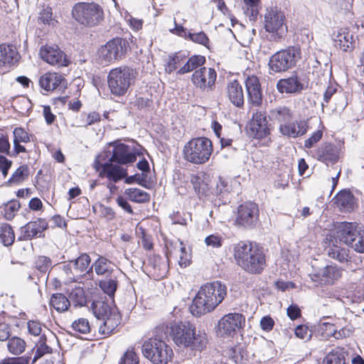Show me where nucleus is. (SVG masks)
Returning a JSON list of instances; mask_svg holds the SVG:
<instances>
[{
    "label": "nucleus",
    "instance_id": "obj_50",
    "mask_svg": "<svg viewBox=\"0 0 364 364\" xmlns=\"http://www.w3.org/2000/svg\"><path fill=\"white\" fill-rule=\"evenodd\" d=\"M250 129L255 138L262 139L265 137L269 133L268 126H264L256 122H252L250 124Z\"/></svg>",
    "mask_w": 364,
    "mask_h": 364
},
{
    "label": "nucleus",
    "instance_id": "obj_6",
    "mask_svg": "<svg viewBox=\"0 0 364 364\" xmlns=\"http://www.w3.org/2000/svg\"><path fill=\"white\" fill-rule=\"evenodd\" d=\"M73 18L80 24L92 28L97 26L104 20L102 7L95 2H78L72 9Z\"/></svg>",
    "mask_w": 364,
    "mask_h": 364
},
{
    "label": "nucleus",
    "instance_id": "obj_10",
    "mask_svg": "<svg viewBox=\"0 0 364 364\" xmlns=\"http://www.w3.org/2000/svg\"><path fill=\"white\" fill-rule=\"evenodd\" d=\"M245 323V318L241 314H228L218 321V333L222 337H233Z\"/></svg>",
    "mask_w": 364,
    "mask_h": 364
},
{
    "label": "nucleus",
    "instance_id": "obj_34",
    "mask_svg": "<svg viewBox=\"0 0 364 364\" xmlns=\"http://www.w3.org/2000/svg\"><path fill=\"white\" fill-rule=\"evenodd\" d=\"M116 311L112 309L109 305L104 301H97L92 303V312L95 317L102 320Z\"/></svg>",
    "mask_w": 364,
    "mask_h": 364
},
{
    "label": "nucleus",
    "instance_id": "obj_23",
    "mask_svg": "<svg viewBox=\"0 0 364 364\" xmlns=\"http://www.w3.org/2000/svg\"><path fill=\"white\" fill-rule=\"evenodd\" d=\"M307 123L304 120L296 122H287L279 125L280 133L289 137L296 138L305 134L307 132Z\"/></svg>",
    "mask_w": 364,
    "mask_h": 364
},
{
    "label": "nucleus",
    "instance_id": "obj_25",
    "mask_svg": "<svg viewBox=\"0 0 364 364\" xmlns=\"http://www.w3.org/2000/svg\"><path fill=\"white\" fill-rule=\"evenodd\" d=\"M227 97L230 102L237 107H242L244 105V92L240 83L235 80L228 83L226 87Z\"/></svg>",
    "mask_w": 364,
    "mask_h": 364
},
{
    "label": "nucleus",
    "instance_id": "obj_2",
    "mask_svg": "<svg viewBox=\"0 0 364 364\" xmlns=\"http://www.w3.org/2000/svg\"><path fill=\"white\" fill-rule=\"evenodd\" d=\"M171 336L179 347L201 350L205 348L208 338L205 333H196V328L190 322L174 323L171 326Z\"/></svg>",
    "mask_w": 364,
    "mask_h": 364
},
{
    "label": "nucleus",
    "instance_id": "obj_12",
    "mask_svg": "<svg viewBox=\"0 0 364 364\" xmlns=\"http://www.w3.org/2000/svg\"><path fill=\"white\" fill-rule=\"evenodd\" d=\"M259 208L256 203H245L238 208L235 223L245 228L255 227L259 219Z\"/></svg>",
    "mask_w": 364,
    "mask_h": 364
},
{
    "label": "nucleus",
    "instance_id": "obj_17",
    "mask_svg": "<svg viewBox=\"0 0 364 364\" xmlns=\"http://www.w3.org/2000/svg\"><path fill=\"white\" fill-rule=\"evenodd\" d=\"M248 102L255 107H259L262 102V91L258 77L248 76L245 80Z\"/></svg>",
    "mask_w": 364,
    "mask_h": 364
},
{
    "label": "nucleus",
    "instance_id": "obj_26",
    "mask_svg": "<svg viewBox=\"0 0 364 364\" xmlns=\"http://www.w3.org/2000/svg\"><path fill=\"white\" fill-rule=\"evenodd\" d=\"M174 23L175 28L170 30L171 33H175L178 36L183 37L186 39H188L194 43L207 46L209 42V39L204 32L200 31L198 33H192L191 31H187L186 28L182 26H178L176 23V21Z\"/></svg>",
    "mask_w": 364,
    "mask_h": 364
},
{
    "label": "nucleus",
    "instance_id": "obj_54",
    "mask_svg": "<svg viewBox=\"0 0 364 364\" xmlns=\"http://www.w3.org/2000/svg\"><path fill=\"white\" fill-rule=\"evenodd\" d=\"M14 141L20 143H28L30 141V137L28 133L22 128H15L14 132Z\"/></svg>",
    "mask_w": 364,
    "mask_h": 364
},
{
    "label": "nucleus",
    "instance_id": "obj_29",
    "mask_svg": "<svg viewBox=\"0 0 364 364\" xmlns=\"http://www.w3.org/2000/svg\"><path fill=\"white\" fill-rule=\"evenodd\" d=\"M268 117L271 121L280 124L289 122L293 118L290 109L285 106H279L272 109Z\"/></svg>",
    "mask_w": 364,
    "mask_h": 364
},
{
    "label": "nucleus",
    "instance_id": "obj_45",
    "mask_svg": "<svg viewBox=\"0 0 364 364\" xmlns=\"http://www.w3.org/2000/svg\"><path fill=\"white\" fill-rule=\"evenodd\" d=\"M185 54L176 53L172 55H169L166 63L165 70L167 73H171L178 68V65L186 59Z\"/></svg>",
    "mask_w": 364,
    "mask_h": 364
},
{
    "label": "nucleus",
    "instance_id": "obj_53",
    "mask_svg": "<svg viewBox=\"0 0 364 364\" xmlns=\"http://www.w3.org/2000/svg\"><path fill=\"white\" fill-rule=\"evenodd\" d=\"M29 171L27 165H23L18 167L13 173L10 181L18 183L28 176Z\"/></svg>",
    "mask_w": 364,
    "mask_h": 364
},
{
    "label": "nucleus",
    "instance_id": "obj_37",
    "mask_svg": "<svg viewBox=\"0 0 364 364\" xmlns=\"http://www.w3.org/2000/svg\"><path fill=\"white\" fill-rule=\"evenodd\" d=\"M324 364H346L345 351L342 348H336L324 358Z\"/></svg>",
    "mask_w": 364,
    "mask_h": 364
},
{
    "label": "nucleus",
    "instance_id": "obj_58",
    "mask_svg": "<svg viewBox=\"0 0 364 364\" xmlns=\"http://www.w3.org/2000/svg\"><path fill=\"white\" fill-rule=\"evenodd\" d=\"M223 238L218 235H210L205 239V242L208 246L212 247H220L222 246Z\"/></svg>",
    "mask_w": 364,
    "mask_h": 364
},
{
    "label": "nucleus",
    "instance_id": "obj_33",
    "mask_svg": "<svg viewBox=\"0 0 364 364\" xmlns=\"http://www.w3.org/2000/svg\"><path fill=\"white\" fill-rule=\"evenodd\" d=\"M103 322L100 324L99 331L103 335L110 334L119 324L120 318L117 311L111 314L109 316L102 319Z\"/></svg>",
    "mask_w": 364,
    "mask_h": 364
},
{
    "label": "nucleus",
    "instance_id": "obj_60",
    "mask_svg": "<svg viewBox=\"0 0 364 364\" xmlns=\"http://www.w3.org/2000/svg\"><path fill=\"white\" fill-rule=\"evenodd\" d=\"M353 333V330L350 327H343L339 331H334L332 336L336 339H343L350 337Z\"/></svg>",
    "mask_w": 364,
    "mask_h": 364
},
{
    "label": "nucleus",
    "instance_id": "obj_11",
    "mask_svg": "<svg viewBox=\"0 0 364 364\" xmlns=\"http://www.w3.org/2000/svg\"><path fill=\"white\" fill-rule=\"evenodd\" d=\"M102 155L98 156L95 160V168L100 172L101 178H106L109 182L117 183L127 176V169L113 161L108 160L105 163L100 161Z\"/></svg>",
    "mask_w": 364,
    "mask_h": 364
},
{
    "label": "nucleus",
    "instance_id": "obj_18",
    "mask_svg": "<svg viewBox=\"0 0 364 364\" xmlns=\"http://www.w3.org/2000/svg\"><path fill=\"white\" fill-rule=\"evenodd\" d=\"M329 237L330 242L328 246L326 248V252L328 257L341 263L346 262L348 267L353 270V261L349 259V250L338 245L337 240L332 239L333 235H330Z\"/></svg>",
    "mask_w": 364,
    "mask_h": 364
},
{
    "label": "nucleus",
    "instance_id": "obj_20",
    "mask_svg": "<svg viewBox=\"0 0 364 364\" xmlns=\"http://www.w3.org/2000/svg\"><path fill=\"white\" fill-rule=\"evenodd\" d=\"M48 223L44 219L38 218L31 221L21 228L19 240H31L35 237H41L42 232L47 229Z\"/></svg>",
    "mask_w": 364,
    "mask_h": 364
},
{
    "label": "nucleus",
    "instance_id": "obj_13",
    "mask_svg": "<svg viewBox=\"0 0 364 364\" xmlns=\"http://www.w3.org/2000/svg\"><path fill=\"white\" fill-rule=\"evenodd\" d=\"M285 16L277 8L267 9L264 15V28L269 33H277L282 36L287 31L284 23Z\"/></svg>",
    "mask_w": 364,
    "mask_h": 364
},
{
    "label": "nucleus",
    "instance_id": "obj_43",
    "mask_svg": "<svg viewBox=\"0 0 364 364\" xmlns=\"http://www.w3.org/2000/svg\"><path fill=\"white\" fill-rule=\"evenodd\" d=\"M68 299L70 300V304H73L75 306H82L85 305L87 301L83 289L79 287L71 290Z\"/></svg>",
    "mask_w": 364,
    "mask_h": 364
},
{
    "label": "nucleus",
    "instance_id": "obj_24",
    "mask_svg": "<svg viewBox=\"0 0 364 364\" xmlns=\"http://www.w3.org/2000/svg\"><path fill=\"white\" fill-rule=\"evenodd\" d=\"M277 88L280 93L295 94L301 92L304 86L297 75H293L287 78L281 79L277 84Z\"/></svg>",
    "mask_w": 364,
    "mask_h": 364
},
{
    "label": "nucleus",
    "instance_id": "obj_40",
    "mask_svg": "<svg viewBox=\"0 0 364 364\" xmlns=\"http://www.w3.org/2000/svg\"><path fill=\"white\" fill-rule=\"evenodd\" d=\"M352 36L349 34L348 32H346L345 30L341 29L338 31L337 35L333 38L334 41L336 42V46H338L340 49L343 51H346L347 49L352 44L350 39Z\"/></svg>",
    "mask_w": 364,
    "mask_h": 364
},
{
    "label": "nucleus",
    "instance_id": "obj_41",
    "mask_svg": "<svg viewBox=\"0 0 364 364\" xmlns=\"http://www.w3.org/2000/svg\"><path fill=\"white\" fill-rule=\"evenodd\" d=\"M321 274L327 282H334L342 276V269L336 265H328L321 269Z\"/></svg>",
    "mask_w": 364,
    "mask_h": 364
},
{
    "label": "nucleus",
    "instance_id": "obj_38",
    "mask_svg": "<svg viewBox=\"0 0 364 364\" xmlns=\"http://www.w3.org/2000/svg\"><path fill=\"white\" fill-rule=\"evenodd\" d=\"M50 305L58 312H64L70 305V300L62 294H54L50 301Z\"/></svg>",
    "mask_w": 364,
    "mask_h": 364
},
{
    "label": "nucleus",
    "instance_id": "obj_21",
    "mask_svg": "<svg viewBox=\"0 0 364 364\" xmlns=\"http://www.w3.org/2000/svg\"><path fill=\"white\" fill-rule=\"evenodd\" d=\"M171 248L168 250L167 261L168 257L175 255L178 257V264L181 267H186L191 264V255L186 250V245L179 240H173L170 242Z\"/></svg>",
    "mask_w": 364,
    "mask_h": 364
},
{
    "label": "nucleus",
    "instance_id": "obj_36",
    "mask_svg": "<svg viewBox=\"0 0 364 364\" xmlns=\"http://www.w3.org/2000/svg\"><path fill=\"white\" fill-rule=\"evenodd\" d=\"M117 274L109 276L99 282L100 289L109 296L113 297L117 289Z\"/></svg>",
    "mask_w": 364,
    "mask_h": 364
},
{
    "label": "nucleus",
    "instance_id": "obj_52",
    "mask_svg": "<svg viewBox=\"0 0 364 364\" xmlns=\"http://www.w3.org/2000/svg\"><path fill=\"white\" fill-rule=\"evenodd\" d=\"M52 266L51 259L46 256H39L36 261V267L41 272L46 273L51 269Z\"/></svg>",
    "mask_w": 364,
    "mask_h": 364
},
{
    "label": "nucleus",
    "instance_id": "obj_31",
    "mask_svg": "<svg viewBox=\"0 0 364 364\" xmlns=\"http://www.w3.org/2000/svg\"><path fill=\"white\" fill-rule=\"evenodd\" d=\"M318 159L324 162H336L338 158V150L333 144H328L321 146L317 151Z\"/></svg>",
    "mask_w": 364,
    "mask_h": 364
},
{
    "label": "nucleus",
    "instance_id": "obj_44",
    "mask_svg": "<svg viewBox=\"0 0 364 364\" xmlns=\"http://www.w3.org/2000/svg\"><path fill=\"white\" fill-rule=\"evenodd\" d=\"M15 235L11 227L8 224H4L0 227V240L4 246H10L13 244Z\"/></svg>",
    "mask_w": 364,
    "mask_h": 364
},
{
    "label": "nucleus",
    "instance_id": "obj_39",
    "mask_svg": "<svg viewBox=\"0 0 364 364\" xmlns=\"http://www.w3.org/2000/svg\"><path fill=\"white\" fill-rule=\"evenodd\" d=\"M125 194L136 203H146L150 200L149 194L139 188H128L125 190Z\"/></svg>",
    "mask_w": 364,
    "mask_h": 364
},
{
    "label": "nucleus",
    "instance_id": "obj_55",
    "mask_svg": "<svg viewBox=\"0 0 364 364\" xmlns=\"http://www.w3.org/2000/svg\"><path fill=\"white\" fill-rule=\"evenodd\" d=\"M21 205L18 201H11L9 203L5 208V218L10 220L14 218L15 213L17 212Z\"/></svg>",
    "mask_w": 364,
    "mask_h": 364
},
{
    "label": "nucleus",
    "instance_id": "obj_7",
    "mask_svg": "<svg viewBox=\"0 0 364 364\" xmlns=\"http://www.w3.org/2000/svg\"><path fill=\"white\" fill-rule=\"evenodd\" d=\"M141 352L154 364H166L173 355L172 348L164 341L156 338L145 341L141 346Z\"/></svg>",
    "mask_w": 364,
    "mask_h": 364
},
{
    "label": "nucleus",
    "instance_id": "obj_49",
    "mask_svg": "<svg viewBox=\"0 0 364 364\" xmlns=\"http://www.w3.org/2000/svg\"><path fill=\"white\" fill-rule=\"evenodd\" d=\"M71 328L75 332L80 333H87L90 331L89 321L87 318H80L73 322Z\"/></svg>",
    "mask_w": 364,
    "mask_h": 364
},
{
    "label": "nucleus",
    "instance_id": "obj_8",
    "mask_svg": "<svg viewBox=\"0 0 364 364\" xmlns=\"http://www.w3.org/2000/svg\"><path fill=\"white\" fill-rule=\"evenodd\" d=\"M300 59V48L296 46H291L272 55L268 65L269 69L273 72L281 73L294 67Z\"/></svg>",
    "mask_w": 364,
    "mask_h": 364
},
{
    "label": "nucleus",
    "instance_id": "obj_57",
    "mask_svg": "<svg viewBox=\"0 0 364 364\" xmlns=\"http://www.w3.org/2000/svg\"><path fill=\"white\" fill-rule=\"evenodd\" d=\"M295 335L301 339L309 340L311 337V332L307 326L299 325L295 328Z\"/></svg>",
    "mask_w": 364,
    "mask_h": 364
},
{
    "label": "nucleus",
    "instance_id": "obj_64",
    "mask_svg": "<svg viewBox=\"0 0 364 364\" xmlns=\"http://www.w3.org/2000/svg\"><path fill=\"white\" fill-rule=\"evenodd\" d=\"M11 326L6 323H0V341L8 340L11 336Z\"/></svg>",
    "mask_w": 364,
    "mask_h": 364
},
{
    "label": "nucleus",
    "instance_id": "obj_27",
    "mask_svg": "<svg viewBox=\"0 0 364 364\" xmlns=\"http://www.w3.org/2000/svg\"><path fill=\"white\" fill-rule=\"evenodd\" d=\"M92 267H94L97 275L105 276L106 277L119 273L113 262L102 256L98 257L92 266L90 267V269H92Z\"/></svg>",
    "mask_w": 364,
    "mask_h": 364
},
{
    "label": "nucleus",
    "instance_id": "obj_51",
    "mask_svg": "<svg viewBox=\"0 0 364 364\" xmlns=\"http://www.w3.org/2000/svg\"><path fill=\"white\" fill-rule=\"evenodd\" d=\"M356 252L364 253V232L358 231L352 241L348 245Z\"/></svg>",
    "mask_w": 364,
    "mask_h": 364
},
{
    "label": "nucleus",
    "instance_id": "obj_63",
    "mask_svg": "<svg viewBox=\"0 0 364 364\" xmlns=\"http://www.w3.org/2000/svg\"><path fill=\"white\" fill-rule=\"evenodd\" d=\"M41 330V325L38 321H29L28 322V331L30 334L35 336H39Z\"/></svg>",
    "mask_w": 364,
    "mask_h": 364
},
{
    "label": "nucleus",
    "instance_id": "obj_9",
    "mask_svg": "<svg viewBox=\"0 0 364 364\" xmlns=\"http://www.w3.org/2000/svg\"><path fill=\"white\" fill-rule=\"evenodd\" d=\"M129 48L127 40L114 38L102 46L98 50L99 58L102 63L109 64L124 58Z\"/></svg>",
    "mask_w": 364,
    "mask_h": 364
},
{
    "label": "nucleus",
    "instance_id": "obj_28",
    "mask_svg": "<svg viewBox=\"0 0 364 364\" xmlns=\"http://www.w3.org/2000/svg\"><path fill=\"white\" fill-rule=\"evenodd\" d=\"M358 231L356 227L353 223L347 222L341 223L338 225L336 235L333 236L332 239L336 240V237L339 238L340 241L348 245L353 238L355 237Z\"/></svg>",
    "mask_w": 364,
    "mask_h": 364
},
{
    "label": "nucleus",
    "instance_id": "obj_15",
    "mask_svg": "<svg viewBox=\"0 0 364 364\" xmlns=\"http://www.w3.org/2000/svg\"><path fill=\"white\" fill-rule=\"evenodd\" d=\"M216 72L213 68L202 67L195 70L191 77V81L194 85L202 90L211 88L215 82Z\"/></svg>",
    "mask_w": 364,
    "mask_h": 364
},
{
    "label": "nucleus",
    "instance_id": "obj_62",
    "mask_svg": "<svg viewBox=\"0 0 364 364\" xmlns=\"http://www.w3.org/2000/svg\"><path fill=\"white\" fill-rule=\"evenodd\" d=\"M274 326V321L269 316H266L260 320V327L263 331H270Z\"/></svg>",
    "mask_w": 364,
    "mask_h": 364
},
{
    "label": "nucleus",
    "instance_id": "obj_19",
    "mask_svg": "<svg viewBox=\"0 0 364 364\" xmlns=\"http://www.w3.org/2000/svg\"><path fill=\"white\" fill-rule=\"evenodd\" d=\"M18 59L19 55L15 46L6 43L0 45V72L11 68Z\"/></svg>",
    "mask_w": 364,
    "mask_h": 364
},
{
    "label": "nucleus",
    "instance_id": "obj_61",
    "mask_svg": "<svg viewBox=\"0 0 364 364\" xmlns=\"http://www.w3.org/2000/svg\"><path fill=\"white\" fill-rule=\"evenodd\" d=\"M322 132H315L308 139L304 141V146L306 148H311L316 142H318L322 137Z\"/></svg>",
    "mask_w": 364,
    "mask_h": 364
},
{
    "label": "nucleus",
    "instance_id": "obj_48",
    "mask_svg": "<svg viewBox=\"0 0 364 364\" xmlns=\"http://www.w3.org/2000/svg\"><path fill=\"white\" fill-rule=\"evenodd\" d=\"M153 267L155 274L159 278H163L166 275L168 272L167 261L164 260L161 257L154 258Z\"/></svg>",
    "mask_w": 364,
    "mask_h": 364
},
{
    "label": "nucleus",
    "instance_id": "obj_5",
    "mask_svg": "<svg viewBox=\"0 0 364 364\" xmlns=\"http://www.w3.org/2000/svg\"><path fill=\"white\" fill-rule=\"evenodd\" d=\"M213 151L212 141L206 137H197L188 141L183 149L186 161L196 165L205 164Z\"/></svg>",
    "mask_w": 364,
    "mask_h": 364
},
{
    "label": "nucleus",
    "instance_id": "obj_47",
    "mask_svg": "<svg viewBox=\"0 0 364 364\" xmlns=\"http://www.w3.org/2000/svg\"><path fill=\"white\" fill-rule=\"evenodd\" d=\"M210 193L217 196L220 200H223L225 197H226L229 193L228 183L220 178L215 184L213 191H211Z\"/></svg>",
    "mask_w": 364,
    "mask_h": 364
},
{
    "label": "nucleus",
    "instance_id": "obj_42",
    "mask_svg": "<svg viewBox=\"0 0 364 364\" xmlns=\"http://www.w3.org/2000/svg\"><path fill=\"white\" fill-rule=\"evenodd\" d=\"M7 347L11 353L18 355L24 351L26 342L19 337L14 336L9 339Z\"/></svg>",
    "mask_w": 364,
    "mask_h": 364
},
{
    "label": "nucleus",
    "instance_id": "obj_46",
    "mask_svg": "<svg viewBox=\"0 0 364 364\" xmlns=\"http://www.w3.org/2000/svg\"><path fill=\"white\" fill-rule=\"evenodd\" d=\"M90 257L88 255L81 254L76 259L70 261L74 265L75 270L77 272H83L86 271L90 264Z\"/></svg>",
    "mask_w": 364,
    "mask_h": 364
},
{
    "label": "nucleus",
    "instance_id": "obj_4",
    "mask_svg": "<svg viewBox=\"0 0 364 364\" xmlns=\"http://www.w3.org/2000/svg\"><path fill=\"white\" fill-rule=\"evenodd\" d=\"M138 73L131 67L123 65L112 69L107 76L108 86L114 96L124 95L134 82Z\"/></svg>",
    "mask_w": 364,
    "mask_h": 364
},
{
    "label": "nucleus",
    "instance_id": "obj_3",
    "mask_svg": "<svg viewBox=\"0 0 364 364\" xmlns=\"http://www.w3.org/2000/svg\"><path fill=\"white\" fill-rule=\"evenodd\" d=\"M238 264L246 272L259 274L265 266V256L262 249L252 243H238L234 250Z\"/></svg>",
    "mask_w": 364,
    "mask_h": 364
},
{
    "label": "nucleus",
    "instance_id": "obj_1",
    "mask_svg": "<svg viewBox=\"0 0 364 364\" xmlns=\"http://www.w3.org/2000/svg\"><path fill=\"white\" fill-rule=\"evenodd\" d=\"M225 284L219 281L208 282L203 285L193 300L191 311L194 316H200L213 311L227 296Z\"/></svg>",
    "mask_w": 364,
    "mask_h": 364
},
{
    "label": "nucleus",
    "instance_id": "obj_35",
    "mask_svg": "<svg viewBox=\"0 0 364 364\" xmlns=\"http://www.w3.org/2000/svg\"><path fill=\"white\" fill-rule=\"evenodd\" d=\"M336 203L338 207L349 212L354 208L355 198L350 192H341L336 197Z\"/></svg>",
    "mask_w": 364,
    "mask_h": 364
},
{
    "label": "nucleus",
    "instance_id": "obj_14",
    "mask_svg": "<svg viewBox=\"0 0 364 364\" xmlns=\"http://www.w3.org/2000/svg\"><path fill=\"white\" fill-rule=\"evenodd\" d=\"M39 54L44 61L52 65L63 67L68 65L65 54L56 45L42 46Z\"/></svg>",
    "mask_w": 364,
    "mask_h": 364
},
{
    "label": "nucleus",
    "instance_id": "obj_32",
    "mask_svg": "<svg viewBox=\"0 0 364 364\" xmlns=\"http://www.w3.org/2000/svg\"><path fill=\"white\" fill-rule=\"evenodd\" d=\"M205 63V58L200 55H194L178 71L177 74L184 75L193 70H198Z\"/></svg>",
    "mask_w": 364,
    "mask_h": 364
},
{
    "label": "nucleus",
    "instance_id": "obj_16",
    "mask_svg": "<svg viewBox=\"0 0 364 364\" xmlns=\"http://www.w3.org/2000/svg\"><path fill=\"white\" fill-rule=\"evenodd\" d=\"M112 145V155L109 160L119 164H127L136 161V154L129 146L117 142H114Z\"/></svg>",
    "mask_w": 364,
    "mask_h": 364
},
{
    "label": "nucleus",
    "instance_id": "obj_22",
    "mask_svg": "<svg viewBox=\"0 0 364 364\" xmlns=\"http://www.w3.org/2000/svg\"><path fill=\"white\" fill-rule=\"evenodd\" d=\"M210 182V177L205 172H198L192 175L191 178V183L199 198L210 196L211 193L209 187Z\"/></svg>",
    "mask_w": 364,
    "mask_h": 364
},
{
    "label": "nucleus",
    "instance_id": "obj_56",
    "mask_svg": "<svg viewBox=\"0 0 364 364\" xmlns=\"http://www.w3.org/2000/svg\"><path fill=\"white\" fill-rule=\"evenodd\" d=\"M139 357L133 350H128L122 358L120 364H139Z\"/></svg>",
    "mask_w": 364,
    "mask_h": 364
},
{
    "label": "nucleus",
    "instance_id": "obj_59",
    "mask_svg": "<svg viewBox=\"0 0 364 364\" xmlns=\"http://www.w3.org/2000/svg\"><path fill=\"white\" fill-rule=\"evenodd\" d=\"M38 21H41L44 24H50L53 21V13L50 8L44 9L38 17Z\"/></svg>",
    "mask_w": 364,
    "mask_h": 364
},
{
    "label": "nucleus",
    "instance_id": "obj_30",
    "mask_svg": "<svg viewBox=\"0 0 364 364\" xmlns=\"http://www.w3.org/2000/svg\"><path fill=\"white\" fill-rule=\"evenodd\" d=\"M64 78L56 73H47L39 79L40 86L46 91L56 89Z\"/></svg>",
    "mask_w": 364,
    "mask_h": 364
}]
</instances>
